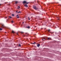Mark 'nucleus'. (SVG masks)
Returning a JSON list of instances; mask_svg holds the SVG:
<instances>
[{
	"mask_svg": "<svg viewBox=\"0 0 61 61\" xmlns=\"http://www.w3.org/2000/svg\"><path fill=\"white\" fill-rule=\"evenodd\" d=\"M23 4H28L29 3V2H27L26 1H24L23 2Z\"/></svg>",
	"mask_w": 61,
	"mask_h": 61,
	"instance_id": "f257e3e1",
	"label": "nucleus"
},
{
	"mask_svg": "<svg viewBox=\"0 0 61 61\" xmlns=\"http://www.w3.org/2000/svg\"><path fill=\"white\" fill-rule=\"evenodd\" d=\"M34 9L35 10H37L38 9V8H37L36 6H35L33 7Z\"/></svg>",
	"mask_w": 61,
	"mask_h": 61,
	"instance_id": "f03ea898",
	"label": "nucleus"
},
{
	"mask_svg": "<svg viewBox=\"0 0 61 61\" xmlns=\"http://www.w3.org/2000/svg\"><path fill=\"white\" fill-rule=\"evenodd\" d=\"M42 40L44 41H45V40H46V38H43V39H42Z\"/></svg>",
	"mask_w": 61,
	"mask_h": 61,
	"instance_id": "7ed1b4c3",
	"label": "nucleus"
},
{
	"mask_svg": "<svg viewBox=\"0 0 61 61\" xmlns=\"http://www.w3.org/2000/svg\"><path fill=\"white\" fill-rule=\"evenodd\" d=\"M5 27V26L4 25H2V26L1 27L2 28H4V27Z\"/></svg>",
	"mask_w": 61,
	"mask_h": 61,
	"instance_id": "20e7f679",
	"label": "nucleus"
},
{
	"mask_svg": "<svg viewBox=\"0 0 61 61\" xmlns=\"http://www.w3.org/2000/svg\"><path fill=\"white\" fill-rule=\"evenodd\" d=\"M24 6L25 7H28V6L26 4H25V5Z\"/></svg>",
	"mask_w": 61,
	"mask_h": 61,
	"instance_id": "39448f33",
	"label": "nucleus"
},
{
	"mask_svg": "<svg viewBox=\"0 0 61 61\" xmlns=\"http://www.w3.org/2000/svg\"><path fill=\"white\" fill-rule=\"evenodd\" d=\"M37 47H39L40 46V44H38L37 45Z\"/></svg>",
	"mask_w": 61,
	"mask_h": 61,
	"instance_id": "423d86ee",
	"label": "nucleus"
},
{
	"mask_svg": "<svg viewBox=\"0 0 61 61\" xmlns=\"http://www.w3.org/2000/svg\"><path fill=\"white\" fill-rule=\"evenodd\" d=\"M20 8V7L19 6H18L17 7V9H19Z\"/></svg>",
	"mask_w": 61,
	"mask_h": 61,
	"instance_id": "0eeeda50",
	"label": "nucleus"
},
{
	"mask_svg": "<svg viewBox=\"0 0 61 61\" xmlns=\"http://www.w3.org/2000/svg\"><path fill=\"white\" fill-rule=\"evenodd\" d=\"M12 33H13V34H14V33H15V32H14V31H12Z\"/></svg>",
	"mask_w": 61,
	"mask_h": 61,
	"instance_id": "6e6552de",
	"label": "nucleus"
},
{
	"mask_svg": "<svg viewBox=\"0 0 61 61\" xmlns=\"http://www.w3.org/2000/svg\"><path fill=\"white\" fill-rule=\"evenodd\" d=\"M15 4H17V3H18V2H17V1H15Z\"/></svg>",
	"mask_w": 61,
	"mask_h": 61,
	"instance_id": "1a4fd4ad",
	"label": "nucleus"
},
{
	"mask_svg": "<svg viewBox=\"0 0 61 61\" xmlns=\"http://www.w3.org/2000/svg\"><path fill=\"white\" fill-rule=\"evenodd\" d=\"M25 34H26V35H29V34L27 33H25Z\"/></svg>",
	"mask_w": 61,
	"mask_h": 61,
	"instance_id": "9d476101",
	"label": "nucleus"
},
{
	"mask_svg": "<svg viewBox=\"0 0 61 61\" xmlns=\"http://www.w3.org/2000/svg\"><path fill=\"white\" fill-rule=\"evenodd\" d=\"M27 28H30V27L28 26V27H27Z\"/></svg>",
	"mask_w": 61,
	"mask_h": 61,
	"instance_id": "9b49d317",
	"label": "nucleus"
},
{
	"mask_svg": "<svg viewBox=\"0 0 61 61\" xmlns=\"http://www.w3.org/2000/svg\"><path fill=\"white\" fill-rule=\"evenodd\" d=\"M21 13V12L19 11V12H17V13Z\"/></svg>",
	"mask_w": 61,
	"mask_h": 61,
	"instance_id": "f8f14e48",
	"label": "nucleus"
},
{
	"mask_svg": "<svg viewBox=\"0 0 61 61\" xmlns=\"http://www.w3.org/2000/svg\"><path fill=\"white\" fill-rule=\"evenodd\" d=\"M47 31H48V32H50V30H47Z\"/></svg>",
	"mask_w": 61,
	"mask_h": 61,
	"instance_id": "ddd939ff",
	"label": "nucleus"
},
{
	"mask_svg": "<svg viewBox=\"0 0 61 61\" xmlns=\"http://www.w3.org/2000/svg\"><path fill=\"white\" fill-rule=\"evenodd\" d=\"M0 30H2V28H0Z\"/></svg>",
	"mask_w": 61,
	"mask_h": 61,
	"instance_id": "4468645a",
	"label": "nucleus"
},
{
	"mask_svg": "<svg viewBox=\"0 0 61 61\" xmlns=\"http://www.w3.org/2000/svg\"><path fill=\"white\" fill-rule=\"evenodd\" d=\"M12 16H14V14H12Z\"/></svg>",
	"mask_w": 61,
	"mask_h": 61,
	"instance_id": "2eb2a0df",
	"label": "nucleus"
},
{
	"mask_svg": "<svg viewBox=\"0 0 61 61\" xmlns=\"http://www.w3.org/2000/svg\"><path fill=\"white\" fill-rule=\"evenodd\" d=\"M50 39V38H48V40H49V39Z\"/></svg>",
	"mask_w": 61,
	"mask_h": 61,
	"instance_id": "dca6fc26",
	"label": "nucleus"
},
{
	"mask_svg": "<svg viewBox=\"0 0 61 61\" xmlns=\"http://www.w3.org/2000/svg\"><path fill=\"white\" fill-rule=\"evenodd\" d=\"M11 22L12 23H13L14 22V21H11Z\"/></svg>",
	"mask_w": 61,
	"mask_h": 61,
	"instance_id": "f3484780",
	"label": "nucleus"
},
{
	"mask_svg": "<svg viewBox=\"0 0 61 61\" xmlns=\"http://www.w3.org/2000/svg\"><path fill=\"white\" fill-rule=\"evenodd\" d=\"M17 35H18V32H17Z\"/></svg>",
	"mask_w": 61,
	"mask_h": 61,
	"instance_id": "a211bd4d",
	"label": "nucleus"
},
{
	"mask_svg": "<svg viewBox=\"0 0 61 61\" xmlns=\"http://www.w3.org/2000/svg\"><path fill=\"white\" fill-rule=\"evenodd\" d=\"M17 18H19V16H18V17H17Z\"/></svg>",
	"mask_w": 61,
	"mask_h": 61,
	"instance_id": "6ab92c4d",
	"label": "nucleus"
},
{
	"mask_svg": "<svg viewBox=\"0 0 61 61\" xmlns=\"http://www.w3.org/2000/svg\"><path fill=\"white\" fill-rule=\"evenodd\" d=\"M36 44V42H35L34 43H32V44Z\"/></svg>",
	"mask_w": 61,
	"mask_h": 61,
	"instance_id": "aec40b11",
	"label": "nucleus"
},
{
	"mask_svg": "<svg viewBox=\"0 0 61 61\" xmlns=\"http://www.w3.org/2000/svg\"><path fill=\"white\" fill-rule=\"evenodd\" d=\"M28 18L29 19V20H30V19H29V17H28Z\"/></svg>",
	"mask_w": 61,
	"mask_h": 61,
	"instance_id": "412c9836",
	"label": "nucleus"
},
{
	"mask_svg": "<svg viewBox=\"0 0 61 61\" xmlns=\"http://www.w3.org/2000/svg\"><path fill=\"white\" fill-rule=\"evenodd\" d=\"M19 46H21V45L20 44H19Z\"/></svg>",
	"mask_w": 61,
	"mask_h": 61,
	"instance_id": "4be33fe9",
	"label": "nucleus"
},
{
	"mask_svg": "<svg viewBox=\"0 0 61 61\" xmlns=\"http://www.w3.org/2000/svg\"><path fill=\"white\" fill-rule=\"evenodd\" d=\"M51 34H53V33H54V32H51Z\"/></svg>",
	"mask_w": 61,
	"mask_h": 61,
	"instance_id": "5701e85b",
	"label": "nucleus"
},
{
	"mask_svg": "<svg viewBox=\"0 0 61 61\" xmlns=\"http://www.w3.org/2000/svg\"><path fill=\"white\" fill-rule=\"evenodd\" d=\"M9 17H10V18H12V17H11L10 16Z\"/></svg>",
	"mask_w": 61,
	"mask_h": 61,
	"instance_id": "b1692460",
	"label": "nucleus"
},
{
	"mask_svg": "<svg viewBox=\"0 0 61 61\" xmlns=\"http://www.w3.org/2000/svg\"><path fill=\"white\" fill-rule=\"evenodd\" d=\"M17 16H18V15H17Z\"/></svg>",
	"mask_w": 61,
	"mask_h": 61,
	"instance_id": "393cba45",
	"label": "nucleus"
},
{
	"mask_svg": "<svg viewBox=\"0 0 61 61\" xmlns=\"http://www.w3.org/2000/svg\"><path fill=\"white\" fill-rule=\"evenodd\" d=\"M7 18V17H5V18Z\"/></svg>",
	"mask_w": 61,
	"mask_h": 61,
	"instance_id": "a878e982",
	"label": "nucleus"
},
{
	"mask_svg": "<svg viewBox=\"0 0 61 61\" xmlns=\"http://www.w3.org/2000/svg\"><path fill=\"white\" fill-rule=\"evenodd\" d=\"M0 5H1V4H0Z\"/></svg>",
	"mask_w": 61,
	"mask_h": 61,
	"instance_id": "bb28decb",
	"label": "nucleus"
},
{
	"mask_svg": "<svg viewBox=\"0 0 61 61\" xmlns=\"http://www.w3.org/2000/svg\"><path fill=\"white\" fill-rule=\"evenodd\" d=\"M16 12H18V11H16Z\"/></svg>",
	"mask_w": 61,
	"mask_h": 61,
	"instance_id": "cd10ccee",
	"label": "nucleus"
},
{
	"mask_svg": "<svg viewBox=\"0 0 61 61\" xmlns=\"http://www.w3.org/2000/svg\"><path fill=\"white\" fill-rule=\"evenodd\" d=\"M22 23H23V24H24V22H23Z\"/></svg>",
	"mask_w": 61,
	"mask_h": 61,
	"instance_id": "c85d7f7f",
	"label": "nucleus"
},
{
	"mask_svg": "<svg viewBox=\"0 0 61 61\" xmlns=\"http://www.w3.org/2000/svg\"><path fill=\"white\" fill-rule=\"evenodd\" d=\"M21 33H23V32H21Z\"/></svg>",
	"mask_w": 61,
	"mask_h": 61,
	"instance_id": "c756f323",
	"label": "nucleus"
},
{
	"mask_svg": "<svg viewBox=\"0 0 61 61\" xmlns=\"http://www.w3.org/2000/svg\"><path fill=\"white\" fill-rule=\"evenodd\" d=\"M58 20H59V19H58Z\"/></svg>",
	"mask_w": 61,
	"mask_h": 61,
	"instance_id": "7c9ffc66",
	"label": "nucleus"
},
{
	"mask_svg": "<svg viewBox=\"0 0 61 61\" xmlns=\"http://www.w3.org/2000/svg\"><path fill=\"white\" fill-rule=\"evenodd\" d=\"M52 20H51V21H52Z\"/></svg>",
	"mask_w": 61,
	"mask_h": 61,
	"instance_id": "2f4dec72",
	"label": "nucleus"
},
{
	"mask_svg": "<svg viewBox=\"0 0 61 61\" xmlns=\"http://www.w3.org/2000/svg\"><path fill=\"white\" fill-rule=\"evenodd\" d=\"M5 33H6V32H5Z\"/></svg>",
	"mask_w": 61,
	"mask_h": 61,
	"instance_id": "473e14b6",
	"label": "nucleus"
},
{
	"mask_svg": "<svg viewBox=\"0 0 61 61\" xmlns=\"http://www.w3.org/2000/svg\"><path fill=\"white\" fill-rule=\"evenodd\" d=\"M58 17H58L57 18H58Z\"/></svg>",
	"mask_w": 61,
	"mask_h": 61,
	"instance_id": "72a5a7b5",
	"label": "nucleus"
}]
</instances>
